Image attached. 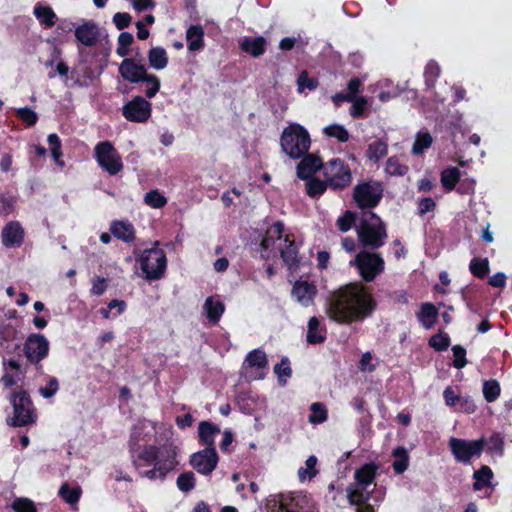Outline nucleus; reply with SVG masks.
<instances>
[{
  "instance_id": "1",
  "label": "nucleus",
  "mask_w": 512,
  "mask_h": 512,
  "mask_svg": "<svg viewBox=\"0 0 512 512\" xmlns=\"http://www.w3.org/2000/svg\"><path fill=\"white\" fill-rule=\"evenodd\" d=\"M372 309V299L363 286L349 284L331 296L327 313L335 321L349 322L366 317Z\"/></svg>"
},
{
  "instance_id": "2",
  "label": "nucleus",
  "mask_w": 512,
  "mask_h": 512,
  "mask_svg": "<svg viewBox=\"0 0 512 512\" xmlns=\"http://www.w3.org/2000/svg\"><path fill=\"white\" fill-rule=\"evenodd\" d=\"M360 243L365 248L381 247L387 237L384 223L372 212L364 213L357 228Z\"/></svg>"
},
{
  "instance_id": "3",
  "label": "nucleus",
  "mask_w": 512,
  "mask_h": 512,
  "mask_svg": "<svg viewBox=\"0 0 512 512\" xmlns=\"http://www.w3.org/2000/svg\"><path fill=\"white\" fill-rule=\"evenodd\" d=\"M281 147L291 158L302 157L310 147L308 132L298 124L290 125L282 133Z\"/></svg>"
},
{
  "instance_id": "4",
  "label": "nucleus",
  "mask_w": 512,
  "mask_h": 512,
  "mask_svg": "<svg viewBox=\"0 0 512 512\" xmlns=\"http://www.w3.org/2000/svg\"><path fill=\"white\" fill-rule=\"evenodd\" d=\"M137 255L140 267L146 278L149 280L159 279L166 269V256L163 250L151 248L140 252L134 250Z\"/></svg>"
},
{
  "instance_id": "5",
  "label": "nucleus",
  "mask_w": 512,
  "mask_h": 512,
  "mask_svg": "<svg viewBox=\"0 0 512 512\" xmlns=\"http://www.w3.org/2000/svg\"><path fill=\"white\" fill-rule=\"evenodd\" d=\"M350 265L357 267L360 276L366 282H371L384 269V261L377 253L367 251L359 252Z\"/></svg>"
},
{
  "instance_id": "6",
  "label": "nucleus",
  "mask_w": 512,
  "mask_h": 512,
  "mask_svg": "<svg viewBox=\"0 0 512 512\" xmlns=\"http://www.w3.org/2000/svg\"><path fill=\"white\" fill-rule=\"evenodd\" d=\"M324 168L327 183L333 189H343L351 183V171L340 159L329 161Z\"/></svg>"
},
{
  "instance_id": "7",
  "label": "nucleus",
  "mask_w": 512,
  "mask_h": 512,
  "mask_svg": "<svg viewBox=\"0 0 512 512\" xmlns=\"http://www.w3.org/2000/svg\"><path fill=\"white\" fill-rule=\"evenodd\" d=\"M96 159L110 175H116L123 169L121 158L110 142H101L95 147Z\"/></svg>"
},
{
  "instance_id": "8",
  "label": "nucleus",
  "mask_w": 512,
  "mask_h": 512,
  "mask_svg": "<svg viewBox=\"0 0 512 512\" xmlns=\"http://www.w3.org/2000/svg\"><path fill=\"white\" fill-rule=\"evenodd\" d=\"M449 446L457 461L468 462L473 456H479L481 454L485 446V440L481 438L475 441H466L451 438Z\"/></svg>"
},
{
  "instance_id": "9",
  "label": "nucleus",
  "mask_w": 512,
  "mask_h": 512,
  "mask_svg": "<svg viewBox=\"0 0 512 512\" xmlns=\"http://www.w3.org/2000/svg\"><path fill=\"white\" fill-rule=\"evenodd\" d=\"M382 189L378 183H363L354 188V200L360 208H371L378 204Z\"/></svg>"
},
{
  "instance_id": "10",
  "label": "nucleus",
  "mask_w": 512,
  "mask_h": 512,
  "mask_svg": "<svg viewBox=\"0 0 512 512\" xmlns=\"http://www.w3.org/2000/svg\"><path fill=\"white\" fill-rule=\"evenodd\" d=\"M14 407L13 426H25L33 422L31 416V401L25 392L14 394L12 398Z\"/></svg>"
},
{
  "instance_id": "11",
  "label": "nucleus",
  "mask_w": 512,
  "mask_h": 512,
  "mask_svg": "<svg viewBox=\"0 0 512 512\" xmlns=\"http://www.w3.org/2000/svg\"><path fill=\"white\" fill-rule=\"evenodd\" d=\"M48 349V340L40 334L30 335L24 346L25 355L31 363H39L47 356Z\"/></svg>"
},
{
  "instance_id": "12",
  "label": "nucleus",
  "mask_w": 512,
  "mask_h": 512,
  "mask_svg": "<svg viewBox=\"0 0 512 512\" xmlns=\"http://www.w3.org/2000/svg\"><path fill=\"white\" fill-rule=\"evenodd\" d=\"M123 114L129 121L144 122L150 117L151 105L138 96L123 107Z\"/></svg>"
},
{
  "instance_id": "13",
  "label": "nucleus",
  "mask_w": 512,
  "mask_h": 512,
  "mask_svg": "<svg viewBox=\"0 0 512 512\" xmlns=\"http://www.w3.org/2000/svg\"><path fill=\"white\" fill-rule=\"evenodd\" d=\"M218 462V456L214 448H206L203 451L195 453L191 457V465L199 473H211Z\"/></svg>"
},
{
  "instance_id": "14",
  "label": "nucleus",
  "mask_w": 512,
  "mask_h": 512,
  "mask_svg": "<svg viewBox=\"0 0 512 512\" xmlns=\"http://www.w3.org/2000/svg\"><path fill=\"white\" fill-rule=\"evenodd\" d=\"M119 73L123 79L131 83L141 82L148 75L146 67L131 58H125L121 62Z\"/></svg>"
},
{
  "instance_id": "15",
  "label": "nucleus",
  "mask_w": 512,
  "mask_h": 512,
  "mask_svg": "<svg viewBox=\"0 0 512 512\" xmlns=\"http://www.w3.org/2000/svg\"><path fill=\"white\" fill-rule=\"evenodd\" d=\"M316 294V286L307 281H296L292 289V296L305 307L313 304Z\"/></svg>"
},
{
  "instance_id": "16",
  "label": "nucleus",
  "mask_w": 512,
  "mask_h": 512,
  "mask_svg": "<svg viewBox=\"0 0 512 512\" xmlns=\"http://www.w3.org/2000/svg\"><path fill=\"white\" fill-rule=\"evenodd\" d=\"M24 240V229L18 222H9L2 231V243L5 247H18Z\"/></svg>"
},
{
  "instance_id": "17",
  "label": "nucleus",
  "mask_w": 512,
  "mask_h": 512,
  "mask_svg": "<svg viewBox=\"0 0 512 512\" xmlns=\"http://www.w3.org/2000/svg\"><path fill=\"white\" fill-rule=\"evenodd\" d=\"M322 166V161L318 157L307 155L297 165V175L301 179H308Z\"/></svg>"
},
{
  "instance_id": "18",
  "label": "nucleus",
  "mask_w": 512,
  "mask_h": 512,
  "mask_svg": "<svg viewBox=\"0 0 512 512\" xmlns=\"http://www.w3.org/2000/svg\"><path fill=\"white\" fill-rule=\"evenodd\" d=\"M377 468L378 467L375 464H365L356 471L355 478L357 486L362 487L363 491L369 489L373 484Z\"/></svg>"
},
{
  "instance_id": "19",
  "label": "nucleus",
  "mask_w": 512,
  "mask_h": 512,
  "mask_svg": "<svg viewBox=\"0 0 512 512\" xmlns=\"http://www.w3.org/2000/svg\"><path fill=\"white\" fill-rule=\"evenodd\" d=\"M75 36L82 44L91 46L98 37V28L94 23L87 22L76 29Z\"/></svg>"
},
{
  "instance_id": "20",
  "label": "nucleus",
  "mask_w": 512,
  "mask_h": 512,
  "mask_svg": "<svg viewBox=\"0 0 512 512\" xmlns=\"http://www.w3.org/2000/svg\"><path fill=\"white\" fill-rule=\"evenodd\" d=\"M280 250L281 257L289 269H293L297 266V250L293 243L290 241L288 236L283 239V242L277 245Z\"/></svg>"
},
{
  "instance_id": "21",
  "label": "nucleus",
  "mask_w": 512,
  "mask_h": 512,
  "mask_svg": "<svg viewBox=\"0 0 512 512\" xmlns=\"http://www.w3.org/2000/svg\"><path fill=\"white\" fill-rule=\"evenodd\" d=\"M283 224L280 222L272 225L266 233L265 238L261 242V247L264 250L273 248L277 243L278 245L283 242L282 239Z\"/></svg>"
},
{
  "instance_id": "22",
  "label": "nucleus",
  "mask_w": 512,
  "mask_h": 512,
  "mask_svg": "<svg viewBox=\"0 0 512 512\" xmlns=\"http://www.w3.org/2000/svg\"><path fill=\"white\" fill-rule=\"evenodd\" d=\"M111 232L116 238L124 242H131L135 239V230L133 226L125 221L113 222L111 225Z\"/></svg>"
},
{
  "instance_id": "23",
  "label": "nucleus",
  "mask_w": 512,
  "mask_h": 512,
  "mask_svg": "<svg viewBox=\"0 0 512 512\" xmlns=\"http://www.w3.org/2000/svg\"><path fill=\"white\" fill-rule=\"evenodd\" d=\"M203 37H204V31L201 26H199V25L190 26L186 32L188 49L190 51H197V50L201 49L203 47Z\"/></svg>"
},
{
  "instance_id": "24",
  "label": "nucleus",
  "mask_w": 512,
  "mask_h": 512,
  "mask_svg": "<svg viewBox=\"0 0 512 512\" xmlns=\"http://www.w3.org/2000/svg\"><path fill=\"white\" fill-rule=\"evenodd\" d=\"M161 455L162 458L158 461L159 475L165 476V474L175 466V458L177 455L176 447L172 445L167 446Z\"/></svg>"
},
{
  "instance_id": "25",
  "label": "nucleus",
  "mask_w": 512,
  "mask_h": 512,
  "mask_svg": "<svg viewBox=\"0 0 512 512\" xmlns=\"http://www.w3.org/2000/svg\"><path fill=\"white\" fill-rule=\"evenodd\" d=\"M220 432V429L210 423V422H201L199 425V436L201 441L207 445V448H213L214 444V437Z\"/></svg>"
},
{
  "instance_id": "26",
  "label": "nucleus",
  "mask_w": 512,
  "mask_h": 512,
  "mask_svg": "<svg viewBox=\"0 0 512 512\" xmlns=\"http://www.w3.org/2000/svg\"><path fill=\"white\" fill-rule=\"evenodd\" d=\"M241 49L254 57H258L264 53L265 39L258 37L255 39L245 38L241 42Z\"/></svg>"
},
{
  "instance_id": "27",
  "label": "nucleus",
  "mask_w": 512,
  "mask_h": 512,
  "mask_svg": "<svg viewBox=\"0 0 512 512\" xmlns=\"http://www.w3.org/2000/svg\"><path fill=\"white\" fill-rule=\"evenodd\" d=\"M148 60L152 68L162 70L168 63L167 53L161 47L152 48L148 53Z\"/></svg>"
},
{
  "instance_id": "28",
  "label": "nucleus",
  "mask_w": 512,
  "mask_h": 512,
  "mask_svg": "<svg viewBox=\"0 0 512 512\" xmlns=\"http://www.w3.org/2000/svg\"><path fill=\"white\" fill-rule=\"evenodd\" d=\"M204 308L208 319L217 323L224 312V304L220 301L214 300L212 297L206 299Z\"/></svg>"
},
{
  "instance_id": "29",
  "label": "nucleus",
  "mask_w": 512,
  "mask_h": 512,
  "mask_svg": "<svg viewBox=\"0 0 512 512\" xmlns=\"http://www.w3.org/2000/svg\"><path fill=\"white\" fill-rule=\"evenodd\" d=\"M493 477L492 470L484 465L480 470L474 473L475 483L473 485L475 490H481L483 487H487L491 484V479Z\"/></svg>"
},
{
  "instance_id": "30",
  "label": "nucleus",
  "mask_w": 512,
  "mask_h": 512,
  "mask_svg": "<svg viewBox=\"0 0 512 512\" xmlns=\"http://www.w3.org/2000/svg\"><path fill=\"white\" fill-rule=\"evenodd\" d=\"M387 144L381 140H377L368 146L367 157L369 160L378 162L382 157L387 154Z\"/></svg>"
},
{
  "instance_id": "31",
  "label": "nucleus",
  "mask_w": 512,
  "mask_h": 512,
  "mask_svg": "<svg viewBox=\"0 0 512 512\" xmlns=\"http://www.w3.org/2000/svg\"><path fill=\"white\" fill-rule=\"evenodd\" d=\"M433 138L429 133H418L412 146V153L420 155L431 146Z\"/></svg>"
},
{
  "instance_id": "32",
  "label": "nucleus",
  "mask_w": 512,
  "mask_h": 512,
  "mask_svg": "<svg viewBox=\"0 0 512 512\" xmlns=\"http://www.w3.org/2000/svg\"><path fill=\"white\" fill-rule=\"evenodd\" d=\"M393 456L396 458L393 463L394 471L398 474L403 473L408 466L407 451L403 447H398L393 451Z\"/></svg>"
},
{
  "instance_id": "33",
  "label": "nucleus",
  "mask_w": 512,
  "mask_h": 512,
  "mask_svg": "<svg viewBox=\"0 0 512 512\" xmlns=\"http://www.w3.org/2000/svg\"><path fill=\"white\" fill-rule=\"evenodd\" d=\"M459 178H460V171L456 167H451L449 169H446L441 174V182H442L443 186L448 190L454 189Z\"/></svg>"
},
{
  "instance_id": "34",
  "label": "nucleus",
  "mask_w": 512,
  "mask_h": 512,
  "mask_svg": "<svg viewBox=\"0 0 512 512\" xmlns=\"http://www.w3.org/2000/svg\"><path fill=\"white\" fill-rule=\"evenodd\" d=\"M437 309L430 303H425L421 306L420 320L423 322L426 328H430L436 319Z\"/></svg>"
},
{
  "instance_id": "35",
  "label": "nucleus",
  "mask_w": 512,
  "mask_h": 512,
  "mask_svg": "<svg viewBox=\"0 0 512 512\" xmlns=\"http://www.w3.org/2000/svg\"><path fill=\"white\" fill-rule=\"evenodd\" d=\"M323 133L328 137H333L340 142H346L349 139V133L344 126L339 124H331L323 129Z\"/></svg>"
},
{
  "instance_id": "36",
  "label": "nucleus",
  "mask_w": 512,
  "mask_h": 512,
  "mask_svg": "<svg viewBox=\"0 0 512 512\" xmlns=\"http://www.w3.org/2000/svg\"><path fill=\"white\" fill-rule=\"evenodd\" d=\"M501 388L496 380H488L483 384V395L488 402H494L500 395Z\"/></svg>"
},
{
  "instance_id": "37",
  "label": "nucleus",
  "mask_w": 512,
  "mask_h": 512,
  "mask_svg": "<svg viewBox=\"0 0 512 512\" xmlns=\"http://www.w3.org/2000/svg\"><path fill=\"white\" fill-rule=\"evenodd\" d=\"M35 16L46 26H53L55 24L54 19L55 13L50 7L47 6H36L34 9Z\"/></svg>"
},
{
  "instance_id": "38",
  "label": "nucleus",
  "mask_w": 512,
  "mask_h": 512,
  "mask_svg": "<svg viewBox=\"0 0 512 512\" xmlns=\"http://www.w3.org/2000/svg\"><path fill=\"white\" fill-rule=\"evenodd\" d=\"M317 463V458L315 456H310L305 465L306 467H301L298 470V477L301 481H305L306 479H312L316 474L317 470L315 468Z\"/></svg>"
},
{
  "instance_id": "39",
  "label": "nucleus",
  "mask_w": 512,
  "mask_h": 512,
  "mask_svg": "<svg viewBox=\"0 0 512 512\" xmlns=\"http://www.w3.org/2000/svg\"><path fill=\"white\" fill-rule=\"evenodd\" d=\"M319 320L316 317H312L308 323L307 341L311 344L321 343L324 341L323 335L318 331Z\"/></svg>"
},
{
  "instance_id": "40",
  "label": "nucleus",
  "mask_w": 512,
  "mask_h": 512,
  "mask_svg": "<svg viewBox=\"0 0 512 512\" xmlns=\"http://www.w3.org/2000/svg\"><path fill=\"white\" fill-rule=\"evenodd\" d=\"M386 172L390 175L403 176L407 173L408 167L401 164L396 157H390L386 162Z\"/></svg>"
},
{
  "instance_id": "41",
  "label": "nucleus",
  "mask_w": 512,
  "mask_h": 512,
  "mask_svg": "<svg viewBox=\"0 0 512 512\" xmlns=\"http://www.w3.org/2000/svg\"><path fill=\"white\" fill-rule=\"evenodd\" d=\"M371 492H372V490H370V489H366V491H363L362 487L357 486V488H355L353 490H349L348 499L351 504L360 506L362 503H364L369 498V495L371 494Z\"/></svg>"
},
{
  "instance_id": "42",
  "label": "nucleus",
  "mask_w": 512,
  "mask_h": 512,
  "mask_svg": "<svg viewBox=\"0 0 512 512\" xmlns=\"http://www.w3.org/2000/svg\"><path fill=\"white\" fill-rule=\"evenodd\" d=\"M246 362L251 367L263 368L267 364L266 354L261 350H254L248 354Z\"/></svg>"
},
{
  "instance_id": "43",
  "label": "nucleus",
  "mask_w": 512,
  "mask_h": 512,
  "mask_svg": "<svg viewBox=\"0 0 512 512\" xmlns=\"http://www.w3.org/2000/svg\"><path fill=\"white\" fill-rule=\"evenodd\" d=\"M59 493L67 503L74 504L79 500L81 489L79 487L70 488L67 484H64L61 486Z\"/></svg>"
},
{
  "instance_id": "44",
  "label": "nucleus",
  "mask_w": 512,
  "mask_h": 512,
  "mask_svg": "<svg viewBox=\"0 0 512 512\" xmlns=\"http://www.w3.org/2000/svg\"><path fill=\"white\" fill-rule=\"evenodd\" d=\"M327 419V410L320 403H313L311 405V415L309 416L310 423H322Z\"/></svg>"
},
{
  "instance_id": "45",
  "label": "nucleus",
  "mask_w": 512,
  "mask_h": 512,
  "mask_svg": "<svg viewBox=\"0 0 512 512\" xmlns=\"http://www.w3.org/2000/svg\"><path fill=\"white\" fill-rule=\"evenodd\" d=\"M11 508L15 512H37L34 502L28 498H17Z\"/></svg>"
},
{
  "instance_id": "46",
  "label": "nucleus",
  "mask_w": 512,
  "mask_h": 512,
  "mask_svg": "<svg viewBox=\"0 0 512 512\" xmlns=\"http://www.w3.org/2000/svg\"><path fill=\"white\" fill-rule=\"evenodd\" d=\"M144 201L147 205L151 206L152 208H161L167 202L166 198L157 190H152L148 192L145 195Z\"/></svg>"
},
{
  "instance_id": "47",
  "label": "nucleus",
  "mask_w": 512,
  "mask_h": 512,
  "mask_svg": "<svg viewBox=\"0 0 512 512\" xmlns=\"http://www.w3.org/2000/svg\"><path fill=\"white\" fill-rule=\"evenodd\" d=\"M306 186L308 195L315 197L317 195H321L326 190L327 186H329V184L326 180L321 181L318 179H312L307 182Z\"/></svg>"
},
{
  "instance_id": "48",
  "label": "nucleus",
  "mask_w": 512,
  "mask_h": 512,
  "mask_svg": "<svg viewBox=\"0 0 512 512\" xmlns=\"http://www.w3.org/2000/svg\"><path fill=\"white\" fill-rule=\"evenodd\" d=\"M195 485L194 475L191 472L179 475L177 479V486L183 492H188L193 489Z\"/></svg>"
},
{
  "instance_id": "49",
  "label": "nucleus",
  "mask_w": 512,
  "mask_h": 512,
  "mask_svg": "<svg viewBox=\"0 0 512 512\" xmlns=\"http://www.w3.org/2000/svg\"><path fill=\"white\" fill-rule=\"evenodd\" d=\"M355 222V214L352 211H346L343 216L337 220V226L342 232L349 231Z\"/></svg>"
},
{
  "instance_id": "50",
  "label": "nucleus",
  "mask_w": 512,
  "mask_h": 512,
  "mask_svg": "<svg viewBox=\"0 0 512 512\" xmlns=\"http://www.w3.org/2000/svg\"><path fill=\"white\" fill-rule=\"evenodd\" d=\"M143 82H146L148 84V87L146 89L147 97H154L160 88L159 79L153 74H148L146 78L143 79Z\"/></svg>"
},
{
  "instance_id": "51",
  "label": "nucleus",
  "mask_w": 512,
  "mask_h": 512,
  "mask_svg": "<svg viewBox=\"0 0 512 512\" xmlns=\"http://www.w3.org/2000/svg\"><path fill=\"white\" fill-rule=\"evenodd\" d=\"M471 272L477 277H484L488 272V261L474 259L470 264Z\"/></svg>"
},
{
  "instance_id": "52",
  "label": "nucleus",
  "mask_w": 512,
  "mask_h": 512,
  "mask_svg": "<svg viewBox=\"0 0 512 512\" xmlns=\"http://www.w3.org/2000/svg\"><path fill=\"white\" fill-rule=\"evenodd\" d=\"M298 90L300 92L303 91L304 88H308L309 90H313L318 86L317 80L313 78H309L307 72L303 71L297 80Z\"/></svg>"
},
{
  "instance_id": "53",
  "label": "nucleus",
  "mask_w": 512,
  "mask_h": 512,
  "mask_svg": "<svg viewBox=\"0 0 512 512\" xmlns=\"http://www.w3.org/2000/svg\"><path fill=\"white\" fill-rule=\"evenodd\" d=\"M453 355H454V366L458 369L463 368L467 361H466V351L463 347L456 345L452 348Z\"/></svg>"
},
{
  "instance_id": "54",
  "label": "nucleus",
  "mask_w": 512,
  "mask_h": 512,
  "mask_svg": "<svg viewBox=\"0 0 512 512\" xmlns=\"http://www.w3.org/2000/svg\"><path fill=\"white\" fill-rule=\"evenodd\" d=\"M429 344L438 351L445 350L449 346V337L443 334L434 335Z\"/></svg>"
},
{
  "instance_id": "55",
  "label": "nucleus",
  "mask_w": 512,
  "mask_h": 512,
  "mask_svg": "<svg viewBox=\"0 0 512 512\" xmlns=\"http://www.w3.org/2000/svg\"><path fill=\"white\" fill-rule=\"evenodd\" d=\"M17 115L28 125H34L38 119L37 114L29 108L18 109Z\"/></svg>"
},
{
  "instance_id": "56",
  "label": "nucleus",
  "mask_w": 512,
  "mask_h": 512,
  "mask_svg": "<svg viewBox=\"0 0 512 512\" xmlns=\"http://www.w3.org/2000/svg\"><path fill=\"white\" fill-rule=\"evenodd\" d=\"M113 22L119 30H122L129 26L131 22V16L128 13H116L113 17Z\"/></svg>"
},
{
  "instance_id": "57",
  "label": "nucleus",
  "mask_w": 512,
  "mask_h": 512,
  "mask_svg": "<svg viewBox=\"0 0 512 512\" xmlns=\"http://www.w3.org/2000/svg\"><path fill=\"white\" fill-rule=\"evenodd\" d=\"M359 368L362 372H373L375 370V366L372 364V355L370 352H366L362 355Z\"/></svg>"
},
{
  "instance_id": "58",
  "label": "nucleus",
  "mask_w": 512,
  "mask_h": 512,
  "mask_svg": "<svg viewBox=\"0 0 512 512\" xmlns=\"http://www.w3.org/2000/svg\"><path fill=\"white\" fill-rule=\"evenodd\" d=\"M354 103H353V107H352V110H351V115L353 117H360L362 116L363 112H364V109H365V106H366V99L364 97H360V98H354Z\"/></svg>"
},
{
  "instance_id": "59",
  "label": "nucleus",
  "mask_w": 512,
  "mask_h": 512,
  "mask_svg": "<svg viewBox=\"0 0 512 512\" xmlns=\"http://www.w3.org/2000/svg\"><path fill=\"white\" fill-rule=\"evenodd\" d=\"M58 390V381L55 378L50 379L48 386L41 387L40 393L45 398H50L53 396Z\"/></svg>"
},
{
  "instance_id": "60",
  "label": "nucleus",
  "mask_w": 512,
  "mask_h": 512,
  "mask_svg": "<svg viewBox=\"0 0 512 512\" xmlns=\"http://www.w3.org/2000/svg\"><path fill=\"white\" fill-rule=\"evenodd\" d=\"M275 373L281 379L282 377H289L291 375V368L288 365L287 360H282L274 368Z\"/></svg>"
},
{
  "instance_id": "61",
  "label": "nucleus",
  "mask_w": 512,
  "mask_h": 512,
  "mask_svg": "<svg viewBox=\"0 0 512 512\" xmlns=\"http://www.w3.org/2000/svg\"><path fill=\"white\" fill-rule=\"evenodd\" d=\"M106 282L107 281H106L105 278L96 277L93 280V285H92L91 292L94 295H101V294H103L104 291L106 290Z\"/></svg>"
},
{
  "instance_id": "62",
  "label": "nucleus",
  "mask_w": 512,
  "mask_h": 512,
  "mask_svg": "<svg viewBox=\"0 0 512 512\" xmlns=\"http://www.w3.org/2000/svg\"><path fill=\"white\" fill-rule=\"evenodd\" d=\"M140 458L147 462H154L157 459V450L154 446L146 447L140 454Z\"/></svg>"
},
{
  "instance_id": "63",
  "label": "nucleus",
  "mask_w": 512,
  "mask_h": 512,
  "mask_svg": "<svg viewBox=\"0 0 512 512\" xmlns=\"http://www.w3.org/2000/svg\"><path fill=\"white\" fill-rule=\"evenodd\" d=\"M435 207V202L431 198H424L419 203V212L420 214H425Z\"/></svg>"
},
{
  "instance_id": "64",
  "label": "nucleus",
  "mask_w": 512,
  "mask_h": 512,
  "mask_svg": "<svg viewBox=\"0 0 512 512\" xmlns=\"http://www.w3.org/2000/svg\"><path fill=\"white\" fill-rule=\"evenodd\" d=\"M132 4L137 11H143L154 7L153 0H132Z\"/></svg>"
}]
</instances>
